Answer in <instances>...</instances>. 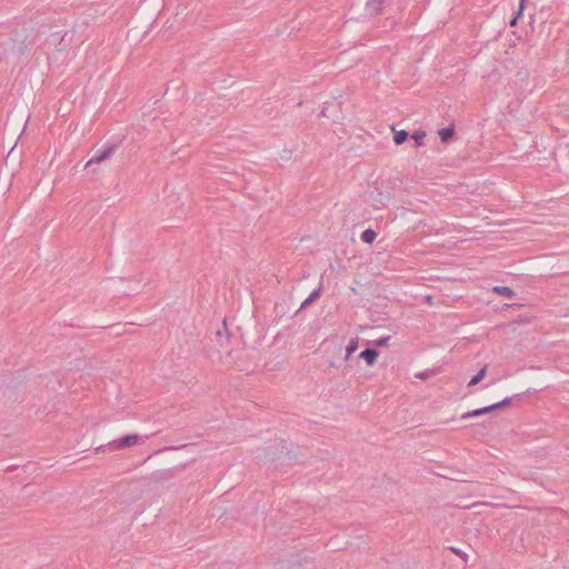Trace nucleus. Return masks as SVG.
<instances>
[{"instance_id": "nucleus-1", "label": "nucleus", "mask_w": 569, "mask_h": 569, "mask_svg": "<svg viewBox=\"0 0 569 569\" xmlns=\"http://www.w3.org/2000/svg\"><path fill=\"white\" fill-rule=\"evenodd\" d=\"M139 438L140 436L138 433L126 435L119 439L109 442L107 446L98 447L97 450L102 451L104 447H108L110 449H123L127 447H132L138 442Z\"/></svg>"}, {"instance_id": "nucleus-2", "label": "nucleus", "mask_w": 569, "mask_h": 569, "mask_svg": "<svg viewBox=\"0 0 569 569\" xmlns=\"http://www.w3.org/2000/svg\"><path fill=\"white\" fill-rule=\"evenodd\" d=\"M114 152V146L106 147L103 150L98 151L87 163V167L91 163H98L102 162L106 159L110 158L111 154Z\"/></svg>"}, {"instance_id": "nucleus-3", "label": "nucleus", "mask_w": 569, "mask_h": 569, "mask_svg": "<svg viewBox=\"0 0 569 569\" xmlns=\"http://www.w3.org/2000/svg\"><path fill=\"white\" fill-rule=\"evenodd\" d=\"M492 411H495V409L491 408V405H490V406H487V407H483V408H479V409H475V410H471V411H467V412L461 415L460 419L461 420H466V419H469V418H476V417H480L482 415H486V413H489V412H492Z\"/></svg>"}, {"instance_id": "nucleus-4", "label": "nucleus", "mask_w": 569, "mask_h": 569, "mask_svg": "<svg viewBox=\"0 0 569 569\" xmlns=\"http://www.w3.org/2000/svg\"><path fill=\"white\" fill-rule=\"evenodd\" d=\"M378 356V351L372 348L365 349L359 355V357L363 359L368 366H372L376 362Z\"/></svg>"}, {"instance_id": "nucleus-5", "label": "nucleus", "mask_w": 569, "mask_h": 569, "mask_svg": "<svg viewBox=\"0 0 569 569\" xmlns=\"http://www.w3.org/2000/svg\"><path fill=\"white\" fill-rule=\"evenodd\" d=\"M493 292L506 298H512L515 296V291L507 286H496L493 287Z\"/></svg>"}, {"instance_id": "nucleus-6", "label": "nucleus", "mask_w": 569, "mask_h": 569, "mask_svg": "<svg viewBox=\"0 0 569 569\" xmlns=\"http://www.w3.org/2000/svg\"><path fill=\"white\" fill-rule=\"evenodd\" d=\"M359 347V341H358V338H352L349 340L348 342V346L346 348V357H345V360L348 361L351 357V355L358 349Z\"/></svg>"}, {"instance_id": "nucleus-7", "label": "nucleus", "mask_w": 569, "mask_h": 569, "mask_svg": "<svg viewBox=\"0 0 569 569\" xmlns=\"http://www.w3.org/2000/svg\"><path fill=\"white\" fill-rule=\"evenodd\" d=\"M320 293H321V284L315 289L309 296L308 298L305 299V301L302 302L301 307L300 308H305L307 307L308 305L312 303L315 300H317L319 297H320Z\"/></svg>"}, {"instance_id": "nucleus-8", "label": "nucleus", "mask_w": 569, "mask_h": 569, "mask_svg": "<svg viewBox=\"0 0 569 569\" xmlns=\"http://www.w3.org/2000/svg\"><path fill=\"white\" fill-rule=\"evenodd\" d=\"M368 10L371 14H378L382 10V1L381 0H372L368 2Z\"/></svg>"}, {"instance_id": "nucleus-9", "label": "nucleus", "mask_w": 569, "mask_h": 569, "mask_svg": "<svg viewBox=\"0 0 569 569\" xmlns=\"http://www.w3.org/2000/svg\"><path fill=\"white\" fill-rule=\"evenodd\" d=\"M377 237V233L375 230L372 229H366L362 233H361V240L365 242V243H372L375 241Z\"/></svg>"}, {"instance_id": "nucleus-10", "label": "nucleus", "mask_w": 569, "mask_h": 569, "mask_svg": "<svg viewBox=\"0 0 569 569\" xmlns=\"http://www.w3.org/2000/svg\"><path fill=\"white\" fill-rule=\"evenodd\" d=\"M411 138L415 141V147L418 148L423 144L426 132L423 130H417L411 134Z\"/></svg>"}, {"instance_id": "nucleus-11", "label": "nucleus", "mask_w": 569, "mask_h": 569, "mask_svg": "<svg viewBox=\"0 0 569 569\" xmlns=\"http://www.w3.org/2000/svg\"><path fill=\"white\" fill-rule=\"evenodd\" d=\"M453 127H447L439 130V137L442 142H447L453 136Z\"/></svg>"}, {"instance_id": "nucleus-12", "label": "nucleus", "mask_w": 569, "mask_h": 569, "mask_svg": "<svg viewBox=\"0 0 569 569\" xmlns=\"http://www.w3.org/2000/svg\"><path fill=\"white\" fill-rule=\"evenodd\" d=\"M408 138V132L406 130L395 131L393 141L397 146L402 144Z\"/></svg>"}, {"instance_id": "nucleus-13", "label": "nucleus", "mask_w": 569, "mask_h": 569, "mask_svg": "<svg viewBox=\"0 0 569 569\" xmlns=\"http://www.w3.org/2000/svg\"><path fill=\"white\" fill-rule=\"evenodd\" d=\"M486 373H487V367L485 366L483 368H481L479 370V372L475 377H472V379L469 381L468 386L472 387V386L478 385L485 378Z\"/></svg>"}, {"instance_id": "nucleus-14", "label": "nucleus", "mask_w": 569, "mask_h": 569, "mask_svg": "<svg viewBox=\"0 0 569 569\" xmlns=\"http://www.w3.org/2000/svg\"><path fill=\"white\" fill-rule=\"evenodd\" d=\"M511 400H512L511 397H507L503 400H501V401H499L497 403L491 405V408H493L495 410L501 409V408L507 407L508 405H510Z\"/></svg>"}, {"instance_id": "nucleus-15", "label": "nucleus", "mask_w": 569, "mask_h": 569, "mask_svg": "<svg viewBox=\"0 0 569 569\" xmlns=\"http://www.w3.org/2000/svg\"><path fill=\"white\" fill-rule=\"evenodd\" d=\"M390 339H391L390 336L382 337V338L376 340L375 345L378 347H386L389 345Z\"/></svg>"}, {"instance_id": "nucleus-16", "label": "nucleus", "mask_w": 569, "mask_h": 569, "mask_svg": "<svg viewBox=\"0 0 569 569\" xmlns=\"http://www.w3.org/2000/svg\"><path fill=\"white\" fill-rule=\"evenodd\" d=\"M525 2H526V0H520L519 10L517 12V16L510 21V26H515L516 22H517L518 17L521 16L522 10L525 8Z\"/></svg>"}, {"instance_id": "nucleus-17", "label": "nucleus", "mask_w": 569, "mask_h": 569, "mask_svg": "<svg viewBox=\"0 0 569 569\" xmlns=\"http://www.w3.org/2000/svg\"><path fill=\"white\" fill-rule=\"evenodd\" d=\"M167 473H170V470H160V471H157V472L154 473V477H156L157 479H161V478H163V477H164V475H167Z\"/></svg>"}, {"instance_id": "nucleus-18", "label": "nucleus", "mask_w": 569, "mask_h": 569, "mask_svg": "<svg viewBox=\"0 0 569 569\" xmlns=\"http://www.w3.org/2000/svg\"><path fill=\"white\" fill-rule=\"evenodd\" d=\"M451 550H452L456 555H458V556H460V557H467V555H466L463 551H461L460 549L451 548Z\"/></svg>"}]
</instances>
